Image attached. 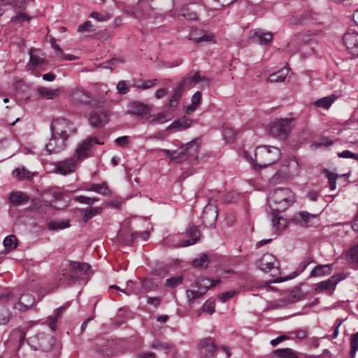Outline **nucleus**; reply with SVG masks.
Here are the masks:
<instances>
[{
	"instance_id": "obj_1",
	"label": "nucleus",
	"mask_w": 358,
	"mask_h": 358,
	"mask_svg": "<svg viewBox=\"0 0 358 358\" xmlns=\"http://www.w3.org/2000/svg\"><path fill=\"white\" fill-rule=\"evenodd\" d=\"M281 155L278 148L270 145H259L255 150V159H252L247 151L243 152V157L250 164L252 169L258 170L266 168L277 162Z\"/></svg>"
},
{
	"instance_id": "obj_2",
	"label": "nucleus",
	"mask_w": 358,
	"mask_h": 358,
	"mask_svg": "<svg viewBox=\"0 0 358 358\" xmlns=\"http://www.w3.org/2000/svg\"><path fill=\"white\" fill-rule=\"evenodd\" d=\"M268 201L274 206L275 211L282 212L291 206L296 199L294 192L289 189L279 188L269 193Z\"/></svg>"
},
{
	"instance_id": "obj_3",
	"label": "nucleus",
	"mask_w": 358,
	"mask_h": 358,
	"mask_svg": "<svg viewBox=\"0 0 358 358\" xmlns=\"http://www.w3.org/2000/svg\"><path fill=\"white\" fill-rule=\"evenodd\" d=\"M294 121L292 117L276 119L268 125L270 134L278 138L287 137L294 126Z\"/></svg>"
},
{
	"instance_id": "obj_4",
	"label": "nucleus",
	"mask_w": 358,
	"mask_h": 358,
	"mask_svg": "<svg viewBox=\"0 0 358 358\" xmlns=\"http://www.w3.org/2000/svg\"><path fill=\"white\" fill-rule=\"evenodd\" d=\"M103 144V141H101L97 137H89L78 145L73 157L78 163L81 162L92 155L95 145Z\"/></svg>"
},
{
	"instance_id": "obj_5",
	"label": "nucleus",
	"mask_w": 358,
	"mask_h": 358,
	"mask_svg": "<svg viewBox=\"0 0 358 358\" xmlns=\"http://www.w3.org/2000/svg\"><path fill=\"white\" fill-rule=\"evenodd\" d=\"M51 132L68 140L70 136L76 133L77 129L74 124L66 118L54 120L50 124Z\"/></svg>"
},
{
	"instance_id": "obj_6",
	"label": "nucleus",
	"mask_w": 358,
	"mask_h": 358,
	"mask_svg": "<svg viewBox=\"0 0 358 358\" xmlns=\"http://www.w3.org/2000/svg\"><path fill=\"white\" fill-rule=\"evenodd\" d=\"M27 343L34 350L48 352L55 343L54 337L45 333H39L27 339Z\"/></svg>"
},
{
	"instance_id": "obj_7",
	"label": "nucleus",
	"mask_w": 358,
	"mask_h": 358,
	"mask_svg": "<svg viewBox=\"0 0 358 358\" xmlns=\"http://www.w3.org/2000/svg\"><path fill=\"white\" fill-rule=\"evenodd\" d=\"M90 266L87 263L69 261L66 265L63 275L73 282L78 281L79 278L87 274Z\"/></svg>"
},
{
	"instance_id": "obj_8",
	"label": "nucleus",
	"mask_w": 358,
	"mask_h": 358,
	"mask_svg": "<svg viewBox=\"0 0 358 358\" xmlns=\"http://www.w3.org/2000/svg\"><path fill=\"white\" fill-rule=\"evenodd\" d=\"M6 299L13 306L14 309L20 311H26L35 303L34 297L30 294H23L20 297L13 292H9Z\"/></svg>"
},
{
	"instance_id": "obj_9",
	"label": "nucleus",
	"mask_w": 358,
	"mask_h": 358,
	"mask_svg": "<svg viewBox=\"0 0 358 358\" xmlns=\"http://www.w3.org/2000/svg\"><path fill=\"white\" fill-rule=\"evenodd\" d=\"M343 43L348 53L358 55V31L348 29L343 36Z\"/></svg>"
},
{
	"instance_id": "obj_10",
	"label": "nucleus",
	"mask_w": 358,
	"mask_h": 358,
	"mask_svg": "<svg viewBox=\"0 0 358 358\" xmlns=\"http://www.w3.org/2000/svg\"><path fill=\"white\" fill-rule=\"evenodd\" d=\"M218 211L216 206L210 201L203 208L201 220L204 227H214L217 219Z\"/></svg>"
},
{
	"instance_id": "obj_11",
	"label": "nucleus",
	"mask_w": 358,
	"mask_h": 358,
	"mask_svg": "<svg viewBox=\"0 0 358 358\" xmlns=\"http://www.w3.org/2000/svg\"><path fill=\"white\" fill-rule=\"evenodd\" d=\"M127 113L132 115L138 116L144 123L151 113V108L147 104L139 101H132L128 105Z\"/></svg>"
},
{
	"instance_id": "obj_12",
	"label": "nucleus",
	"mask_w": 358,
	"mask_h": 358,
	"mask_svg": "<svg viewBox=\"0 0 358 358\" xmlns=\"http://www.w3.org/2000/svg\"><path fill=\"white\" fill-rule=\"evenodd\" d=\"M66 139L54 135V134L52 133V136L49 142L45 145L46 152L48 154L51 155L63 151L66 148Z\"/></svg>"
},
{
	"instance_id": "obj_13",
	"label": "nucleus",
	"mask_w": 358,
	"mask_h": 358,
	"mask_svg": "<svg viewBox=\"0 0 358 358\" xmlns=\"http://www.w3.org/2000/svg\"><path fill=\"white\" fill-rule=\"evenodd\" d=\"M343 279V278L341 274L332 275L326 280H323L315 284V292L317 293L324 291L333 292L336 289L337 284Z\"/></svg>"
},
{
	"instance_id": "obj_14",
	"label": "nucleus",
	"mask_w": 358,
	"mask_h": 358,
	"mask_svg": "<svg viewBox=\"0 0 358 358\" xmlns=\"http://www.w3.org/2000/svg\"><path fill=\"white\" fill-rule=\"evenodd\" d=\"M46 64V61L44 58L35 54L33 50L29 51V60L27 64L25 69L27 71H45L44 65Z\"/></svg>"
},
{
	"instance_id": "obj_15",
	"label": "nucleus",
	"mask_w": 358,
	"mask_h": 358,
	"mask_svg": "<svg viewBox=\"0 0 358 358\" xmlns=\"http://www.w3.org/2000/svg\"><path fill=\"white\" fill-rule=\"evenodd\" d=\"M78 163V162L73 157H70L63 161L58 162L56 164L55 170L60 174L67 175L76 171Z\"/></svg>"
},
{
	"instance_id": "obj_16",
	"label": "nucleus",
	"mask_w": 358,
	"mask_h": 358,
	"mask_svg": "<svg viewBox=\"0 0 358 358\" xmlns=\"http://www.w3.org/2000/svg\"><path fill=\"white\" fill-rule=\"evenodd\" d=\"M258 267L261 271L264 272H268L272 269H276L278 271L279 262L273 255L270 253H266L259 260Z\"/></svg>"
},
{
	"instance_id": "obj_17",
	"label": "nucleus",
	"mask_w": 358,
	"mask_h": 358,
	"mask_svg": "<svg viewBox=\"0 0 358 358\" xmlns=\"http://www.w3.org/2000/svg\"><path fill=\"white\" fill-rule=\"evenodd\" d=\"M210 81V78L201 76L199 72H195L194 74L188 75L187 77L182 79L179 85L185 90L186 88H189L192 85L200 83H204L205 85H208Z\"/></svg>"
},
{
	"instance_id": "obj_18",
	"label": "nucleus",
	"mask_w": 358,
	"mask_h": 358,
	"mask_svg": "<svg viewBox=\"0 0 358 358\" xmlns=\"http://www.w3.org/2000/svg\"><path fill=\"white\" fill-rule=\"evenodd\" d=\"M89 122L93 127H103L108 121V114L105 110L94 111L90 113Z\"/></svg>"
},
{
	"instance_id": "obj_19",
	"label": "nucleus",
	"mask_w": 358,
	"mask_h": 358,
	"mask_svg": "<svg viewBox=\"0 0 358 358\" xmlns=\"http://www.w3.org/2000/svg\"><path fill=\"white\" fill-rule=\"evenodd\" d=\"M213 38L214 36L205 30L192 29L189 32V40L197 43L212 41Z\"/></svg>"
},
{
	"instance_id": "obj_20",
	"label": "nucleus",
	"mask_w": 358,
	"mask_h": 358,
	"mask_svg": "<svg viewBox=\"0 0 358 358\" xmlns=\"http://www.w3.org/2000/svg\"><path fill=\"white\" fill-rule=\"evenodd\" d=\"M279 212L270 213L272 229L274 232H280L284 230L287 226V220L278 214Z\"/></svg>"
},
{
	"instance_id": "obj_21",
	"label": "nucleus",
	"mask_w": 358,
	"mask_h": 358,
	"mask_svg": "<svg viewBox=\"0 0 358 358\" xmlns=\"http://www.w3.org/2000/svg\"><path fill=\"white\" fill-rule=\"evenodd\" d=\"M71 96L78 103L86 105L90 103L92 94L83 88L73 90L71 93Z\"/></svg>"
},
{
	"instance_id": "obj_22",
	"label": "nucleus",
	"mask_w": 358,
	"mask_h": 358,
	"mask_svg": "<svg viewBox=\"0 0 358 358\" xmlns=\"http://www.w3.org/2000/svg\"><path fill=\"white\" fill-rule=\"evenodd\" d=\"M273 38V34L270 31L263 32L261 30L254 31L250 35V39L259 45H266Z\"/></svg>"
},
{
	"instance_id": "obj_23",
	"label": "nucleus",
	"mask_w": 358,
	"mask_h": 358,
	"mask_svg": "<svg viewBox=\"0 0 358 358\" xmlns=\"http://www.w3.org/2000/svg\"><path fill=\"white\" fill-rule=\"evenodd\" d=\"M197 147L196 141H192L184 145L180 150H176L174 159L177 163H181L187 159V152L189 149L194 148L195 150Z\"/></svg>"
},
{
	"instance_id": "obj_24",
	"label": "nucleus",
	"mask_w": 358,
	"mask_h": 358,
	"mask_svg": "<svg viewBox=\"0 0 358 358\" xmlns=\"http://www.w3.org/2000/svg\"><path fill=\"white\" fill-rule=\"evenodd\" d=\"M187 234L189 237V239L187 240L182 244L178 245L177 246H189L195 244L200 238L201 234L196 227L194 225H190L187 229Z\"/></svg>"
},
{
	"instance_id": "obj_25",
	"label": "nucleus",
	"mask_w": 358,
	"mask_h": 358,
	"mask_svg": "<svg viewBox=\"0 0 358 358\" xmlns=\"http://www.w3.org/2000/svg\"><path fill=\"white\" fill-rule=\"evenodd\" d=\"M8 199L10 202L14 206L23 205L29 200V197L27 194L20 191L10 193Z\"/></svg>"
},
{
	"instance_id": "obj_26",
	"label": "nucleus",
	"mask_w": 358,
	"mask_h": 358,
	"mask_svg": "<svg viewBox=\"0 0 358 358\" xmlns=\"http://www.w3.org/2000/svg\"><path fill=\"white\" fill-rule=\"evenodd\" d=\"M220 283L219 280H210L209 278H202L194 283V287L197 290L204 294L208 289L213 286H215Z\"/></svg>"
},
{
	"instance_id": "obj_27",
	"label": "nucleus",
	"mask_w": 358,
	"mask_h": 358,
	"mask_svg": "<svg viewBox=\"0 0 358 358\" xmlns=\"http://www.w3.org/2000/svg\"><path fill=\"white\" fill-rule=\"evenodd\" d=\"M315 215L310 214L308 212L303 211L298 213H296L293 217L292 221L301 227H307L310 220L311 218L315 217Z\"/></svg>"
},
{
	"instance_id": "obj_28",
	"label": "nucleus",
	"mask_w": 358,
	"mask_h": 358,
	"mask_svg": "<svg viewBox=\"0 0 358 358\" xmlns=\"http://www.w3.org/2000/svg\"><path fill=\"white\" fill-rule=\"evenodd\" d=\"M37 92L40 97L46 99H53L59 96L60 89H49L45 87H38Z\"/></svg>"
},
{
	"instance_id": "obj_29",
	"label": "nucleus",
	"mask_w": 358,
	"mask_h": 358,
	"mask_svg": "<svg viewBox=\"0 0 358 358\" xmlns=\"http://www.w3.org/2000/svg\"><path fill=\"white\" fill-rule=\"evenodd\" d=\"M171 120L169 113L161 112L157 115H152L150 113L149 117L146 119L147 124H163Z\"/></svg>"
},
{
	"instance_id": "obj_30",
	"label": "nucleus",
	"mask_w": 358,
	"mask_h": 358,
	"mask_svg": "<svg viewBox=\"0 0 358 358\" xmlns=\"http://www.w3.org/2000/svg\"><path fill=\"white\" fill-rule=\"evenodd\" d=\"M192 121L185 116L182 118L174 120L167 128V129H176L180 131L186 129L191 127Z\"/></svg>"
},
{
	"instance_id": "obj_31",
	"label": "nucleus",
	"mask_w": 358,
	"mask_h": 358,
	"mask_svg": "<svg viewBox=\"0 0 358 358\" xmlns=\"http://www.w3.org/2000/svg\"><path fill=\"white\" fill-rule=\"evenodd\" d=\"M332 264H320L313 268L310 272L311 277H322L328 275L331 272Z\"/></svg>"
},
{
	"instance_id": "obj_32",
	"label": "nucleus",
	"mask_w": 358,
	"mask_h": 358,
	"mask_svg": "<svg viewBox=\"0 0 358 358\" xmlns=\"http://www.w3.org/2000/svg\"><path fill=\"white\" fill-rule=\"evenodd\" d=\"M25 0H0V17L6 12L5 6H11L15 8L22 9Z\"/></svg>"
},
{
	"instance_id": "obj_33",
	"label": "nucleus",
	"mask_w": 358,
	"mask_h": 358,
	"mask_svg": "<svg viewBox=\"0 0 358 358\" xmlns=\"http://www.w3.org/2000/svg\"><path fill=\"white\" fill-rule=\"evenodd\" d=\"M47 226L50 231H59L70 227L68 220H50L48 222Z\"/></svg>"
},
{
	"instance_id": "obj_34",
	"label": "nucleus",
	"mask_w": 358,
	"mask_h": 358,
	"mask_svg": "<svg viewBox=\"0 0 358 358\" xmlns=\"http://www.w3.org/2000/svg\"><path fill=\"white\" fill-rule=\"evenodd\" d=\"M289 73L287 68H282L280 70L271 73L268 78V82L269 83H282L285 82Z\"/></svg>"
},
{
	"instance_id": "obj_35",
	"label": "nucleus",
	"mask_w": 358,
	"mask_h": 358,
	"mask_svg": "<svg viewBox=\"0 0 358 358\" xmlns=\"http://www.w3.org/2000/svg\"><path fill=\"white\" fill-rule=\"evenodd\" d=\"M87 191L94 192L101 194L103 196L110 195L111 192L109 189L107 183L103 182L100 184H92L90 186L85 188Z\"/></svg>"
},
{
	"instance_id": "obj_36",
	"label": "nucleus",
	"mask_w": 358,
	"mask_h": 358,
	"mask_svg": "<svg viewBox=\"0 0 358 358\" xmlns=\"http://www.w3.org/2000/svg\"><path fill=\"white\" fill-rule=\"evenodd\" d=\"M122 293H124L127 295L131 294H142V289L140 281H128L127 282L126 288L122 290Z\"/></svg>"
},
{
	"instance_id": "obj_37",
	"label": "nucleus",
	"mask_w": 358,
	"mask_h": 358,
	"mask_svg": "<svg viewBox=\"0 0 358 358\" xmlns=\"http://www.w3.org/2000/svg\"><path fill=\"white\" fill-rule=\"evenodd\" d=\"M201 348L206 355H211L216 350V347L210 338H205L200 342Z\"/></svg>"
},
{
	"instance_id": "obj_38",
	"label": "nucleus",
	"mask_w": 358,
	"mask_h": 358,
	"mask_svg": "<svg viewBox=\"0 0 358 358\" xmlns=\"http://www.w3.org/2000/svg\"><path fill=\"white\" fill-rule=\"evenodd\" d=\"M187 301L190 306L198 303L203 297V294L197 289H189L186 291Z\"/></svg>"
},
{
	"instance_id": "obj_39",
	"label": "nucleus",
	"mask_w": 358,
	"mask_h": 358,
	"mask_svg": "<svg viewBox=\"0 0 358 358\" xmlns=\"http://www.w3.org/2000/svg\"><path fill=\"white\" fill-rule=\"evenodd\" d=\"M150 236V232L148 231H144L142 232H134L131 234V236L124 241V243L127 245L133 244L135 239L141 238V240L145 241L148 239Z\"/></svg>"
},
{
	"instance_id": "obj_40",
	"label": "nucleus",
	"mask_w": 358,
	"mask_h": 358,
	"mask_svg": "<svg viewBox=\"0 0 358 358\" xmlns=\"http://www.w3.org/2000/svg\"><path fill=\"white\" fill-rule=\"evenodd\" d=\"M288 171H285V178H290L296 176L299 173V164L295 160H290L287 164Z\"/></svg>"
},
{
	"instance_id": "obj_41",
	"label": "nucleus",
	"mask_w": 358,
	"mask_h": 358,
	"mask_svg": "<svg viewBox=\"0 0 358 358\" xmlns=\"http://www.w3.org/2000/svg\"><path fill=\"white\" fill-rule=\"evenodd\" d=\"M274 355L279 358H298L296 353L291 348L277 349Z\"/></svg>"
},
{
	"instance_id": "obj_42",
	"label": "nucleus",
	"mask_w": 358,
	"mask_h": 358,
	"mask_svg": "<svg viewBox=\"0 0 358 358\" xmlns=\"http://www.w3.org/2000/svg\"><path fill=\"white\" fill-rule=\"evenodd\" d=\"M13 176L18 180L29 179L33 176L24 167L14 169L13 171Z\"/></svg>"
},
{
	"instance_id": "obj_43",
	"label": "nucleus",
	"mask_w": 358,
	"mask_h": 358,
	"mask_svg": "<svg viewBox=\"0 0 358 358\" xmlns=\"http://www.w3.org/2000/svg\"><path fill=\"white\" fill-rule=\"evenodd\" d=\"M333 144L334 141L329 139V138L325 136H321L320 138H319L318 141H314L310 146L315 149L320 148H326L330 145H332Z\"/></svg>"
},
{
	"instance_id": "obj_44",
	"label": "nucleus",
	"mask_w": 358,
	"mask_h": 358,
	"mask_svg": "<svg viewBox=\"0 0 358 358\" xmlns=\"http://www.w3.org/2000/svg\"><path fill=\"white\" fill-rule=\"evenodd\" d=\"M140 283L141 286L142 294L152 291L157 287V285L151 279L140 280Z\"/></svg>"
},
{
	"instance_id": "obj_45",
	"label": "nucleus",
	"mask_w": 358,
	"mask_h": 358,
	"mask_svg": "<svg viewBox=\"0 0 358 358\" xmlns=\"http://www.w3.org/2000/svg\"><path fill=\"white\" fill-rule=\"evenodd\" d=\"M184 89L178 85V87L175 90L173 95L171 96L169 101L168 103V106L170 108L175 107L176 106L177 102L180 99L182 96V93Z\"/></svg>"
},
{
	"instance_id": "obj_46",
	"label": "nucleus",
	"mask_w": 358,
	"mask_h": 358,
	"mask_svg": "<svg viewBox=\"0 0 358 358\" xmlns=\"http://www.w3.org/2000/svg\"><path fill=\"white\" fill-rule=\"evenodd\" d=\"M334 101V99L330 96H325L316 100L314 102V105L319 108L327 109L329 108Z\"/></svg>"
},
{
	"instance_id": "obj_47",
	"label": "nucleus",
	"mask_w": 358,
	"mask_h": 358,
	"mask_svg": "<svg viewBox=\"0 0 358 358\" xmlns=\"http://www.w3.org/2000/svg\"><path fill=\"white\" fill-rule=\"evenodd\" d=\"M358 350V331L353 334L350 337V354L352 358L356 355Z\"/></svg>"
},
{
	"instance_id": "obj_48",
	"label": "nucleus",
	"mask_w": 358,
	"mask_h": 358,
	"mask_svg": "<svg viewBox=\"0 0 358 358\" xmlns=\"http://www.w3.org/2000/svg\"><path fill=\"white\" fill-rule=\"evenodd\" d=\"M67 306H68V303L65 306H60L59 308H58L57 309L55 310V315L50 317V318H49V326H50V327L52 330H55V324H56V322L57 320V318L59 317V315L66 308Z\"/></svg>"
},
{
	"instance_id": "obj_49",
	"label": "nucleus",
	"mask_w": 358,
	"mask_h": 358,
	"mask_svg": "<svg viewBox=\"0 0 358 358\" xmlns=\"http://www.w3.org/2000/svg\"><path fill=\"white\" fill-rule=\"evenodd\" d=\"M101 212V208L97 207H90L87 208L83 215V220L85 222H87L92 217L96 216L99 214Z\"/></svg>"
},
{
	"instance_id": "obj_50",
	"label": "nucleus",
	"mask_w": 358,
	"mask_h": 358,
	"mask_svg": "<svg viewBox=\"0 0 358 358\" xmlns=\"http://www.w3.org/2000/svg\"><path fill=\"white\" fill-rule=\"evenodd\" d=\"M347 257L354 263H358V241L346 252Z\"/></svg>"
},
{
	"instance_id": "obj_51",
	"label": "nucleus",
	"mask_w": 358,
	"mask_h": 358,
	"mask_svg": "<svg viewBox=\"0 0 358 358\" xmlns=\"http://www.w3.org/2000/svg\"><path fill=\"white\" fill-rule=\"evenodd\" d=\"M193 266L196 268H206L208 264V257L203 254L193 261Z\"/></svg>"
},
{
	"instance_id": "obj_52",
	"label": "nucleus",
	"mask_w": 358,
	"mask_h": 358,
	"mask_svg": "<svg viewBox=\"0 0 358 358\" xmlns=\"http://www.w3.org/2000/svg\"><path fill=\"white\" fill-rule=\"evenodd\" d=\"M10 317L9 310L4 306H0V324H6Z\"/></svg>"
},
{
	"instance_id": "obj_53",
	"label": "nucleus",
	"mask_w": 358,
	"mask_h": 358,
	"mask_svg": "<svg viewBox=\"0 0 358 358\" xmlns=\"http://www.w3.org/2000/svg\"><path fill=\"white\" fill-rule=\"evenodd\" d=\"M17 240L15 235H9V236H7L3 239V244L6 248L13 249V248H15L17 247Z\"/></svg>"
},
{
	"instance_id": "obj_54",
	"label": "nucleus",
	"mask_w": 358,
	"mask_h": 358,
	"mask_svg": "<svg viewBox=\"0 0 358 358\" xmlns=\"http://www.w3.org/2000/svg\"><path fill=\"white\" fill-rule=\"evenodd\" d=\"M151 348L157 350H162L165 352V353H167L168 351L171 349V345L166 342H162L156 340L152 342Z\"/></svg>"
},
{
	"instance_id": "obj_55",
	"label": "nucleus",
	"mask_w": 358,
	"mask_h": 358,
	"mask_svg": "<svg viewBox=\"0 0 358 358\" xmlns=\"http://www.w3.org/2000/svg\"><path fill=\"white\" fill-rule=\"evenodd\" d=\"M30 17L25 13L18 12L15 15L10 18V22L13 23H22L24 22L29 21Z\"/></svg>"
},
{
	"instance_id": "obj_56",
	"label": "nucleus",
	"mask_w": 358,
	"mask_h": 358,
	"mask_svg": "<svg viewBox=\"0 0 358 358\" xmlns=\"http://www.w3.org/2000/svg\"><path fill=\"white\" fill-rule=\"evenodd\" d=\"M182 279L183 278L182 275L173 276L168 278L166 280L165 285L169 287H175L182 283Z\"/></svg>"
},
{
	"instance_id": "obj_57",
	"label": "nucleus",
	"mask_w": 358,
	"mask_h": 358,
	"mask_svg": "<svg viewBox=\"0 0 358 358\" xmlns=\"http://www.w3.org/2000/svg\"><path fill=\"white\" fill-rule=\"evenodd\" d=\"M202 310L209 314L215 312V301L213 300H207L202 306Z\"/></svg>"
},
{
	"instance_id": "obj_58",
	"label": "nucleus",
	"mask_w": 358,
	"mask_h": 358,
	"mask_svg": "<svg viewBox=\"0 0 358 358\" xmlns=\"http://www.w3.org/2000/svg\"><path fill=\"white\" fill-rule=\"evenodd\" d=\"M128 83L125 80H120L117 83L116 85V89L117 90L118 92L121 94H125L129 92V87Z\"/></svg>"
},
{
	"instance_id": "obj_59",
	"label": "nucleus",
	"mask_w": 358,
	"mask_h": 358,
	"mask_svg": "<svg viewBox=\"0 0 358 358\" xmlns=\"http://www.w3.org/2000/svg\"><path fill=\"white\" fill-rule=\"evenodd\" d=\"M180 15L187 20H196L197 15L195 12L189 11L188 8H183L180 13Z\"/></svg>"
},
{
	"instance_id": "obj_60",
	"label": "nucleus",
	"mask_w": 358,
	"mask_h": 358,
	"mask_svg": "<svg viewBox=\"0 0 358 358\" xmlns=\"http://www.w3.org/2000/svg\"><path fill=\"white\" fill-rule=\"evenodd\" d=\"M222 135L227 142H231L235 136L232 129L226 127L223 129Z\"/></svg>"
},
{
	"instance_id": "obj_61",
	"label": "nucleus",
	"mask_w": 358,
	"mask_h": 358,
	"mask_svg": "<svg viewBox=\"0 0 358 358\" xmlns=\"http://www.w3.org/2000/svg\"><path fill=\"white\" fill-rule=\"evenodd\" d=\"M338 156L341 158L358 159V154L353 153L347 150L338 152Z\"/></svg>"
},
{
	"instance_id": "obj_62",
	"label": "nucleus",
	"mask_w": 358,
	"mask_h": 358,
	"mask_svg": "<svg viewBox=\"0 0 358 358\" xmlns=\"http://www.w3.org/2000/svg\"><path fill=\"white\" fill-rule=\"evenodd\" d=\"M93 30V25L90 21H86L78 27V32L90 31Z\"/></svg>"
},
{
	"instance_id": "obj_63",
	"label": "nucleus",
	"mask_w": 358,
	"mask_h": 358,
	"mask_svg": "<svg viewBox=\"0 0 358 358\" xmlns=\"http://www.w3.org/2000/svg\"><path fill=\"white\" fill-rule=\"evenodd\" d=\"M234 294H235V292H234V291H228V292H222L218 296V299L220 301L224 303L227 301H228L229 299H230L231 298H232L234 296Z\"/></svg>"
},
{
	"instance_id": "obj_64",
	"label": "nucleus",
	"mask_w": 358,
	"mask_h": 358,
	"mask_svg": "<svg viewBox=\"0 0 358 358\" xmlns=\"http://www.w3.org/2000/svg\"><path fill=\"white\" fill-rule=\"evenodd\" d=\"M90 17L95 19L96 20L99 22H104L109 19L108 15H101L97 12H92L90 13Z\"/></svg>"
}]
</instances>
